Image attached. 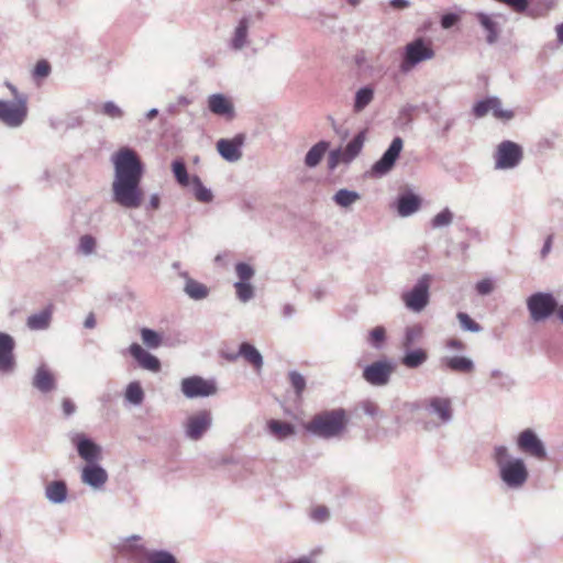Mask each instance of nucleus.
Instances as JSON below:
<instances>
[{
  "label": "nucleus",
  "instance_id": "obj_41",
  "mask_svg": "<svg viewBox=\"0 0 563 563\" xmlns=\"http://www.w3.org/2000/svg\"><path fill=\"white\" fill-rule=\"evenodd\" d=\"M490 111L497 120L510 121L515 113L512 110L503 109L501 100L498 97H490Z\"/></svg>",
  "mask_w": 563,
  "mask_h": 563
},
{
  "label": "nucleus",
  "instance_id": "obj_48",
  "mask_svg": "<svg viewBox=\"0 0 563 563\" xmlns=\"http://www.w3.org/2000/svg\"><path fill=\"white\" fill-rule=\"evenodd\" d=\"M238 282H251L255 276V269L247 263L239 262L235 265Z\"/></svg>",
  "mask_w": 563,
  "mask_h": 563
},
{
  "label": "nucleus",
  "instance_id": "obj_4",
  "mask_svg": "<svg viewBox=\"0 0 563 563\" xmlns=\"http://www.w3.org/2000/svg\"><path fill=\"white\" fill-rule=\"evenodd\" d=\"M423 408L431 421L424 424L428 431L452 422L454 417L453 401L446 396H431L423 402Z\"/></svg>",
  "mask_w": 563,
  "mask_h": 563
},
{
  "label": "nucleus",
  "instance_id": "obj_21",
  "mask_svg": "<svg viewBox=\"0 0 563 563\" xmlns=\"http://www.w3.org/2000/svg\"><path fill=\"white\" fill-rule=\"evenodd\" d=\"M208 109L211 113L227 119L234 118L232 101L222 93H213L208 97Z\"/></svg>",
  "mask_w": 563,
  "mask_h": 563
},
{
  "label": "nucleus",
  "instance_id": "obj_7",
  "mask_svg": "<svg viewBox=\"0 0 563 563\" xmlns=\"http://www.w3.org/2000/svg\"><path fill=\"white\" fill-rule=\"evenodd\" d=\"M29 113L26 100L21 97L18 101L0 99V122L11 129H18L25 122Z\"/></svg>",
  "mask_w": 563,
  "mask_h": 563
},
{
  "label": "nucleus",
  "instance_id": "obj_61",
  "mask_svg": "<svg viewBox=\"0 0 563 563\" xmlns=\"http://www.w3.org/2000/svg\"><path fill=\"white\" fill-rule=\"evenodd\" d=\"M62 408H63V412L66 417H69L71 416L73 413H75L76 411V406L75 404L68 399V398H65L62 402Z\"/></svg>",
  "mask_w": 563,
  "mask_h": 563
},
{
  "label": "nucleus",
  "instance_id": "obj_49",
  "mask_svg": "<svg viewBox=\"0 0 563 563\" xmlns=\"http://www.w3.org/2000/svg\"><path fill=\"white\" fill-rule=\"evenodd\" d=\"M141 336L145 345L155 349L161 344V336L157 332L151 329H143Z\"/></svg>",
  "mask_w": 563,
  "mask_h": 563
},
{
  "label": "nucleus",
  "instance_id": "obj_11",
  "mask_svg": "<svg viewBox=\"0 0 563 563\" xmlns=\"http://www.w3.org/2000/svg\"><path fill=\"white\" fill-rule=\"evenodd\" d=\"M396 368L395 363L389 358H383L367 365L363 369V378L373 386H385Z\"/></svg>",
  "mask_w": 563,
  "mask_h": 563
},
{
  "label": "nucleus",
  "instance_id": "obj_31",
  "mask_svg": "<svg viewBox=\"0 0 563 563\" xmlns=\"http://www.w3.org/2000/svg\"><path fill=\"white\" fill-rule=\"evenodd\" d=\"M365 141V132L357 133L344 147V164H350L362 151Z\"/></svg>",
  "mask_w": 563,
  "mask_h": 563
},
{
  "label": "nucleus",
  "instance_id": "obj_22",
  "mask_svg": "<svg viewBox=\"0 0 563 563\" xmlns=\"http://www.w3.org/2000/svg\"><path fill=\"white\" fill-rule=\"evenodd\" d=\"M130 354L136 360L139 365L147 371L157 373L161 369L159 360L145 351L140 344L133 343L129 347Z\"/></svg>",
  "mask_w": 563,
  "mask_h": 563
},
{
  "label": "nucleus",
  "instance_id": "obj_50",
  "mask_svg": "<svg viewBox=\"0 0 563 563\" xmlns=\"http://www.w3.org/2000/svg\"><path fill=\"white\" fill-rule=\"evenodd\" d=\"M288 376H289L290 384H291L292 388L295 389L297 396H300L306 388L305 377L296 371H291L288 374Z\"/></svg>",
  "mask_w": 563,
  "mask_h": 563
},
{
  "label": "nucleus",
  "instance_id": "obj_55",
  "mask_svg": "<svg viewBox=\"0 0 563 563\" xmlns=\"http://www.w3.org/2000/svg\"><path fill=\"white\" fill-rule=\"evenodd\" d=\"M341 163L344 164V153L342 150L331 151L328 157V168L334 170Z\"/></svg>",
  "mask_w": 563,
  "mask_h": 563
},
{
  "label": "nucleus",
  "instance_id": "obj_45",
  "mask_svg": "<svg viewBox=\"0 0 563 563\" xmlns=\"http://www.w3.org/2000/svg\"><path fill=\"white\" fill-rule=\"evenodd\" d=\"M51 70L52 68L47 60H38L32 70V78L36 84H41L49 76Z\"/></svg>",
  "mask_w": 563,
  "mask_h": 563
},
{
  "label": "nucleus",
  "instance_id": "obj_33",
  "mask_svg": "<svg viewBox=\"0 0 563 563\" xmlns=\"http://www.w3.org/2000/svg\"><path fill=\"white\" fill-rule=\"evenodd\" d=\"M267 427L269 432L279 441L295 434V428L289 422L273 419L268 421Z\"/></svg>",
  "mask_w": 563,
  "mask_h": 563
},
{
  "label": "nucleus",
  "instance_id": "obj_42",
  "mask_svg": "<svg viewBox=\"0 0 563 563\" xmlns=\"http://www.w3.org/2000/svg\"><path fill=\"white\" fill-rule=\"evenodd\" d=\"M386 342V329L382 325L373 328L367 335V343L375 350H382Z\"/></svg>",
  "mask_w": 563,
  "mask_h": 563
},
{
  "label": "nucleus",
  "instance_id": "obj_5",
  "mask_svg": "<svg viewBox=\"0 0 563 563\" xmlns=\"http://www.w3.org/2000/svg\"><path fill=\"white\" fill-rule=\"evenodd\" d=\"M434 55L430 43L426 42L422 37L415 38L405 45L399 69L401 73L407 74L420 63L432 59Z\"/></svg>",
  "mask_w": 563,
  "mask_h": 563
},
{
  "label": "nucleus",
  "instance_id": "obj_52",
  "mask_svg": "<svg viewBox=\"0 0 563 563\" xmlns=\"http://www.w3.org/2000/svg\"><path fill=\"white\" fill-rule=\"evenodd\" d=\"M102 113L111 119H121L123 110L113 101H107L102 106Z\"/></svg>",
  "mask_w": 563,
  "mask_h": 563
},
{
  "label": "nucleus",
  "instance_id": "obj_1",
  "mask_svg": "<svg viewBox=\"0 0 563 563\" xmlns=\"http://www.w3.org/2000/svg\"><path fill=\"white\" fill-rule=\"evenodd\" d=\"M114 177L112 181V199L126 209L141 206L142 191L140 184L143 177V164L135 151L122 147L112 155Z\"/></svg>",
  "mask_w": 563,
  "mask_h": 563
},
{
  "label": "nucleus",
  "instance_id": "obj_15",
  "mask_svg": "<svg viewBox=\"0 0 563 563\" xmlns=\"http://www.w3.org/2000/svg\"><path fill=\"white\" fill-rule=\"evenodd\" d=\"M15 341L12 335L0 331V375H12L16 369Z\"/></svg>",
  "mask_w": 563,
  "mask_h": 563
},
{
  "label": "nucleus",
  "instance_id": "obj_64",
  "mask_svg": "<svg viewBox=\"0 0 563 563\" xmlns=\"http://www.w3.org/2000/svg\"><path fill=\"white\" fill-rule=\"evenodd\" d=\"M552 240H553V236L552 235H549L547 239H545V242L543 244V247L541 250V257L542 258H545L548 256V254L551 252V249H552Z\"/></svg>",
  "mask_w": 563,
  "mask_h": 563
},
{
  "label": "nucleus",
  "instance_id": "obj_6",
  "mask_svg": "<svg viewBox=\"0 0 563 563\" xmlns=\"http://www.w3.org/2000/svg\"><path fill=\"white\" fill-rule=\"evenodd\" d=\"M432 276L423 274L415 284V286L401 295L402 302L406 308L412 312H421L430 300V285Z\"/></svg>",
  "mask_w": 563,
  "mask_h": 563
},
{
  "label": "nucleus",
  "instance_id": "obj_18",
  "mask_svg": "<svg viewBox=\"0 0 563 563\" xmlns=\"http://www.w3.org/2000/svg\"><path fill=\"white\" fill-rule=\"evenodd\" d=\"M108 473L99 463L86 464L81 468V483L95 490H101L108 482Z\"/></svg>",
  "mask_w": 563,
  "mask_h": 563
},
{
  "label": "nucleus",
  "instance_id": "obj_38",
  "mask_svg": "<svg viewBox=\"0 0 563 563\" xmlns=\"http://www.w3.org/2000/svg\"><path fill=\"white\" fill-rule=\"evenodd\" d=\"M423 335V327L421 324H413L405 329L401 345L405 350L415 345Z\"/></svg>",
  "mask_w": 563,
  "mask_h": 563
},
{
  "label": "nucleus",
  "instance_id": "obj_23",
  "mask_svg": "<svg viewBox=\"0 0 563 563\" xmlns=\"http://www.w3.org/2000/svg\"><path fill=\"white\" fill-rule=\"evenodd\" d=\"M252 20L250 16H242L233 30L230 46L234 51H241L249 45V30Z\"/></svg>",
  "mask_w": 563,
  "mask_h": 563
},
{
  "label": "nucleus",
  "instance_id": "obj_13",
  "mask_svg": "<svg viewBox=\"0 0 563 563\" xmlns=\"http://www.w3.org/2000/svg\"><path fill=\"white\" fill-rule=\"evenodd\" d=\"M70 442L75 445L78 455L86 464L99 463L102 459V448L86 437V434L79 432L73 433L70 435Z\"/></svg>",
  "mask_w": 563,
  "mask_h": 563
},
{
  "label": "nucleus",
  "instance_id": "obj_59",
  "mask_svg": "<svg viewBox=\"0 0 563 563\" xmlns=\"http://www.w3.org/2000/svg\"><path fill=\"white\" fill-rule=\"evenodd\" d=\"M459 20H460V16L456 13H446L441 19V26L443 29H450L455 23H457Z\"/></svg>",
  "mask_w": 563,
  "mask_h": 563
},
{
  "label": "nucleus",
  "instance_id": "obj_30",
  "mask_svg": "<svg viewBox=\"0 0 563 563\" xmlns=\"http://www.w3.org/2000/svg\"><path fill=\"white\" fill-rule=\"evenodd\" d=\"M428 360V353L422 349L406 350L401 363L407 368H418L422 364H424Z\"/></svg>",
  "mask_w": 563,
  "mask_h": 563
},
{
  "label": "nucleus",
  "instance_id": "obj_58",
  "mask_svg": "<svg viewBox=\"0 0 563 563\" xmlns=\"http://www.w3.org/2000/svg\"><path fill=\"white\" fill-rule=\"evenodd\" d=\"M490 377L494 379H499L501 387L509 388L514 385V380L508 375H505L500 369H493L490 372Z\"/></svg>",
  "mask_w": 563,
  "mask_h": 563
},
{
  "label": "nucleus",
  "instance_id": "obj_37",
  "mask_svg": "<svg viewBox=\"0 0 563 563\" xmlns=\"http://www.w3.org/2000/svg\"><path fill=\"white\" fill-rule=\"evenodd\" d=\"M360 198L361 196L357 191L343 188L338 190L332 199L338 206L342 208H349L358 201Z\"/></svg>",
  "mask_w": 563,
  "mask_h": 563
},
{
  "label": "nucleus",
  "instance_id": "obj_16",
  "mask_svg": "<svg viewBox=\"0 0 563 563\" xmlns=\"http://www.w3.org/2000/svg\"><path fill=\"white\" fill-rule=\"evenodd\" d=\"M404 147V141L396 136L383 156L373 165L372 173L375 176H384L391 170Z\"/></svg>",
  "mask_w": 563,
  "mask_h": 563
},
{
  "label": "nucleus",
  "instance_id": "obj_40",
  "mask_svg": "<svg viewBox=\"0 0 563 563\" xmlns=\"http://www.w3.org/2000/svg\"><path fill=\"white\" fill-rule=\"evenodd\" d=\"M97 240L91 234H84L78 240L77 253L82 256H90L96 253Z\"/></svg>",
  "mask_w": 563,
  "mask_h": 563
},
{
  "label": "nucleus",
  "instance_id": "obj_39",
  "mask_svg": "<svg viewBox=\"0 0 563 563\" xmlns=\"http://www.w3.org/2000/svg\"><path fill=\"white\" fill-rule=\"evenodd\" d=\"M454 213L448 207L438 212L430 221L432 229L448 228L453 223Z\"/></svg>",
  "mask_w": 563,
  "mask_h": 563
},
{
  "label": "nucleus",
  "instance_id": "obj_27",
  "mask_svg": "<svg viewBox=\"0 0 563 563\" xmlns=\"http://www.w3.org/2000/svg\"><path fill=\"white\" fill-rule=\"evenodd\" d=\"M441 362L448 369L455 373L468 374L475 368L473 360L466 356H446Z\"/></svg>",
  "mask_w": 563,
  "mask_h": 563
},
{
  "label": "nucleus",
  "instance_id": "obj_3",
  "mask_svg": "<svg viewBox=\"0 0 563 563\" xmlns=\"http://www.w3.org/2000/svg\"><path fill=\"white\" fill-rule=\"evenodd\" d=\"M346 423V412L340 408L317 413L305 424V430L318 438L332 439L343 433Z\"/></svg>",
  "mask_w": 563,
  "mask_h": 563
},
{
  "label": "nucleus",
  "instance_id": "obj_26",
  "mask_svg": "<svg viewBox=\"0 0 563 563\" xmlns=\"http://www.w3.org/2000/svg\"><path fill=\"white\" fill-rule=\"evenodd\" d=\"M420 203L419 197L415 194H402L397 199V212L402 218L410 217L419 210Z\"/></svg>",
  "mask_w": 563,
  "mask_h": 563
},
{
  "label": "nucleus",
  "instance_id": "obj_53",
  "mask_svg": "<svg viewBox=\"0 0 563 563\" xmlns=\"http://www.w3.org/2000/svg\"><path fill=\"white\" fill-rule=\"evenodd\" d=\"M490 97L477 101L473 107V113L476 118H484L490 111Z\"/></svg>",
  "mask_w": 563,
  "mask_h": 563
},
{
  "label": "nucleus",
  "instance_id": "obj_9",
  "mask_svg": "<svg viewBox=\"0 0 563 563\" xmlns=\"http://www.w3.org/2000/svg\"><path fill=\"white\" fill-rule=\"evenodd\" d=\"M118 553L134 563H143L147 560L152 551L146 547L145 541L139 534H132L122 538L117 543Z\"/></svg>",
  "mask_w": 563,
  "mask_h": 563
},
{
  "label": "nucleus",
  "instance_id": "obj_19",
  "mask_svg": "<svg viewBox=\"0 0 563 563\" xmlns=\"http://www.w3.org/2000/svg\"><path fill=\"white\" fill-rule=\"evenodd\" d=\"M244 139L243 134H238L233 139H220L217 142V150L225 161L235 163L242 157Z\"/></svg>",
  "mask_w": 563,
  "mask_h": 563
},
{
  "label": "nucleus",
  "instance_id": "obj_34",
  "mask_svg": "<svg viewBox=\"0 0 563 563\" xmlns=\"http://www.w3.org/2000/svg\"><path fill=\"white\" fill-rule=\"evenodd\" d=\"M476 18L482 25V27L487 32L486 41L489 44H494L498 38V25L494 21V19L484 12H478Z\"/></svg>",
  "mask_w": 563,
  "mask_h": 563
},
{
  "label": "nucleus",
  "instance_id": "obj_46",
  "mask_svg": "<svg viewBox=\"0 0 563 563\" xmlns=\"http://www.w3.org/2000/svg\"><path fill=\"white\" fill-rule=\"evenodd\" d=\"M172 168H173V173L175 175L176 180L181 186H188L189 185V176H188L185 163L180 159H176L173 162Z\"/></svg>",
  "mask_w": 563,
  "mask_h": 563
},
{
  "label": "nucleus",
  "instance_id": "obj_35",
  "mask_svg": "<svg viewBox=\"0 0 563 563\" xmlns=\"http://www.w3.org/2000/svg\"><path fill=\"white\" fill-rule=\"evenodd\" d=\"M374 100V89L369 86L360 88L354 98L353 111L362 112Z\"/></svg>",
  "mask_w": 563,
  "mask_h": 563
},
{
  "label": "nucleus",
  "instance_id": "obj_60",
  "mask_svg": "<svg viewBox=\"0 0 563 563\" xmlns=\"http://www.w3.org/2000/svg\"><path fill=\"white\" fill-rule=\"evenodd\" d=\"M161 207V196L158 194H152L148 202L145 207L146 210H157Z\"/></svg>",
  "mask_w": 563,
  "mask_h": 563
},
{
  "label": "nucleus",
  "instance_id": "obj_28",
  "mask_svg": "<svg viewBox=\"0 0 563 563\" xmlns=\"http://www.w3.org/2000/svg\"><path fill=\"white\" fill-rule=\"evenodd\" d=\"M180 276L186 279L184 291L194 300H202L208 297L209 289L206 285L190 278L186 272L180 273Z\"/></svg>",
  "mask_w": 563,
  "mask_h": 563
},
{
  "label": "nucleus",
  "instance_id": "obj_63",
  "mask_svg": "<svg viewBox=\"0 0 563 563\" xmlns=\"http://www.w3.org/2000/svg\"><path fill=\"white\" fill-rule=\"evenodd\" d=\"M446 346L451 350H456V351H463L465 349V344L459 339H450L446 342Z\"/></svg>",
  "mask_w": 563,
  "mask_h": 563
},
{
  "label": "nucleus",
  "instance_id": "obj_57",
  "mask_svg": "<svg viewBox=\"0 0 563 563\" xmlns=\"http://www.w3.org/2000/svg\"><path fill=\"white\" fill-rule=\"evenodd\" d=\"M475 288L481 296H486L494 291L495 285L493 279L484 278L476 284Z\"/></svg>",
  "mask_w": 563,
  "mask_h": 563
},
{
  "label": "nucleus",
  "instance_id": "obj_25",
  "mask_svg": "<svg viewBox=\"0 0 563 563\" xmlns=\"http://www.w3.org/2000/svg\"><path fill=\"white\" fill-rule=\"evenodd\" d=\"M45 498L54 505L64 504L67 500L68 489L64 481H53L45 486Z\"/></svg>",
  "mask_w": 563,
  "mask_h": 563
},
{
  "label": "nucleus",
  "instance_id": "obj_14",
  "mask_svg": "<svg viewBox=\"0 0 563 563\" xmlns=\"http://www.w3.org/2000/svg\"><path fill=\"white\" fill-rule=\"evenodd\" d=\"M181 393L189 399L209 397L217 393L214 380L191 376L181 380Z\"/></svg>",
  "mask_w": 563,
  "mask_h": 563
},
{
  "label": "nucleus",
  "instance_id": "obj_51",
  "mask_svg": "<svg viewBox=\"0 0 563 563\" xmlns=\"http://www.w3.org/2000/svg\"><path fill=\"white\" fill-rule=\"evenodd\" d=\"M146 561L148 563H177L176 559L165 551H152Z\"/></svg>",
  "mask_w": 563,
  "mask_h": 563
},
{
  "label": "nucleus",
  "instance_id": "obj_8",
  "mask_svg": "<svg viewBox=\"0 0 563 563\" xmlns=\"http://www.w3.org/2000/svg\"><path fill=\"white\" fill-rule=\"evenodd\" d=\"M530 318L534 322L548 319L558 308L554 296L550 292H536L527 299Z\"/></svg>",
  "mask_w": 563,
  "mask_h": 563
},
{
  "label": "nucleus",
  "instance_id": "obj_10",
  "mask_svg": "<svg viewBox=\"0 0 563 563\" xmlns=\"http://www.w3.org/2000/svg\"><path fill=\"white\" fill-rule=\"evenodd\" d=\"M516 445L520 452L539 461L548 457L545 445L533 429L527 428L519 432Z\"/></svg>",
  "mask_w": 563,
  "mask_h": 563
},
{
  "label": "nucleus",
  "instance_id": "obj_54",
  "mask_svg": "<svg viewBox=\"0 0 563 563\" xmlns=\"http://www.w3.org/2000/svg\"><path fill=\"white\" fill-rule=\"evenodd\" d=\"M341 163L344 164V153L342 150L331 151L328 157V168L334 170Z\"/></svg>",
  "mask_w": 563,
  "mask_h": 563
},
{
  "label": "nucleus",
  "instance_id": "obj_47",
  "mask_svg": "<svg viewBox=\"0 0 563 563\" xmlns=\"http://www.w3.org/2000/svg\"><path fill=\"white\" fill-rule=\"evenodd\" d=\"M456 318L460 322L461 328L464 331H468V332H473V333H478L482 331L481 324L477 323L476 321H474L467 313L459 312L456 314Z\"/></svg>",
  "mask_w": 563,
  "mask_h": 563
},
{
  "label": "nucleus",
  "instance_id": "obj_12",
  "mask_svg": "<svg viewBox=\"0 0 563 563\" xmlns=\"http://www.w3.org/2000/svg\"><path fill=\"white\" fill-rule=\"evenodd\" d=\"M523 153L520 145L512 141H503L495 153V168L496 169H512L517 167Z\"/></svg>",
  "mask_w": 563,
  "mask_h": 563
},
{
  "label": "nucleus",
  "instance_id": "obj_32",
  "mask_svg": "<svg viewBox=\"0 0 563 563\" xmlns=\"http://www.w3.org/2000/svg\"><path fill=\"white\" fill-rule=\"evenodd\" d=\"M52 312L49 309L41 310L40 312L31 314L26 320V325L30 330L40 331L49 327Z\"/></svg>",
  "mask_w": 563,
  "mask_h": 563
},
{
  "label": "nucleus",
  "instance_id": "obj_2",
  "mask_svg": "<svg viewBox=\"0 0 563 563\" xmlns=\"http://www.w3.org/2000/svg\"><path fill=\"white\" fill-rule=\"evenodd\" d=\"M490 460L503 485L510 490H520L527 484L530 473L526 461L515 456L506 444H495Z\"/></svg>",
  "mask_w": 563,
  "mask_h": 563
},
{
  "label": "nucleus",
  "instance_id": "obj_44",
  "mask_svg": "<svg viewBox=\"0 0 563 563\" xmlns=\"http://www.w3.org/2000/svg\"><path fill=\"white\" fill-rule=\"evenodd\" d=\"M191 184L194 187V194L198 201L200 202H210L213 198L212 192L210 189L206 188L200 178L197 176H194L191 179Z\"/></svg>",
  "mask_w": 563,
  "mask_h": 563
},
{
  "label": "nucleus",
  "instance_id": "obj_24",
  "mask_svg": "<svg viewBox=\"0 0 563 563\" xmlns=\"http://www.w3.org/2000/svg\"><path fill=\"white\" fill-rule=\"evenodd\" d=\"M239 356L243 357L255 369L260 371L263 367V356L260 351L252 344L243 342L236 354L228 355L229 361H235Z\"/></svg>",
  "mask_w": 563,
  "mask_h": 563
},
{
  "label": "nucleus",
  "instance_id": "obj_20",
  "mask_svg": "<svg viewBox=\"0 0 563 563\" xmlns=\"http://www.w3.org/2000/svg\"><path fill=\"white\" fill-rule=\"evenodd\" d=\"M32 386L42 394H48L56 389V377L47 365L42 364L36 368L32 378Z\"/></svg>",
  "mask_w": 563,
  "mask_h": 563
},
{
  "label": "nucleus",
  "instance_id": "obj_36",
  "mask_svg": "<svg viewBox=\"0 0 563 563\" xmlns=\"http://www.w3.org/2000/svg\"><path fill=\"white\" fill-rule=\"evenodd\" d=\"M144 397L145 394L140 382L134 380L128 384L124 391V399L128 404L135 407L140 406L142 405Z\"/></svg>",
  "mask_w": 563,
  "mask_h": 563
},
{
  "label": "nucleus",
  "instance_id": "obj_56",
  "mask_svg": "<svg viewBox=\"0 0 563 563\" xmlns=\"http://www.w3.org/2000/svg\"><path fill=\"white\" fill-rule=\"evenodd\" d=\"M310 517L316 522H324L330 518V511L325 506H318L311 510Z\"/></svg>",
  "mask_w": 563,
  "mask_h": 563
},
{
  "label": "nucleus",
  "instance_id": "obj_62",
  "mask_svg": "<svg viewBox=\"0 0 563 563\" xmlns=\"http://www.w3.org/2000/svg\"><path fill=\"white\" fill-rule=\"evenodd\" d=\"M5 87L9 89L13 97L12 101H18L21 97H23L27 101V96L23 92H20L13 84L7 81Z\"/></svg>",
  "mask_w": 563,
  "mask_h": 563
},
{
  "label": "nucleus",
  "instance_id": "obj_17",
  "mask_svg": "<svg viewBox=\"0 0 563 563\" xmlns=\"http://www.w3.org/2000/svg\"><path fill=\"white\" fill-rule=\"evenodd\" d=\"M212 424L210 411L202 410L190 416L185 423V435L194 441L202 438Z\"/></svg>",
  "mask_w": 563,
  "mask_h": 563
},
{
  "label": "nucleus",
  "instance_id": "obj_43",
  "mask_svg": "<svg viewBox=\"0 0 563 563\" xmlns=\"http://www.w3.org/2000/svg\"><path fill=\"white\" fill-rule=\"evenodd\" d=\"M234 289L236 298L243 303L250 301L255 296V288L251 282H235Z\"/></svg>",
  "mask_w": 563,
  "mask_h": 563
},
{
  "label": "nucleus",
  "instance_id": "obj_29",
  "mask_svg": "<svg viewBox=\"0 0 563 563\" xmlns=\"http://www.w3.org/2000/svg\"><path fill=\"white\" fill-rule=\"evenodd\" d=\"M330 143L327 141H320L314 144L305 156V165L309 168L317 167L322 161L324 154L329 150Z\"/></svg>",
  "mask_w": 563,
  "mask_h": 563
}]
</instances>
